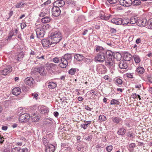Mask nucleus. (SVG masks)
Instances as JSON below:
<instances>
[{
	"instance_id": "aec40b11",
	"label": "nucleus",
	"mask_w": 152,
	"mask_h": 152,
	"mask_svg": "<svg viewBox=\"0 0 152 152\" xmlns=\"http://www.w3.org/2000/svg\"><path fill=\"white\" fill-rule=\"evenodd\" d=\"M13 94L15 95H18L20 94L21 92L20 88L17 87L14 88L12 91Z\"/></svg>"
},
{
	"instance_id": "c03bdc74",
	"label": "nucleus",
	"mask_w": 152,
	"mask_h": 152,
	"mask_svg": "<svg viewBox=\"0 0 152 152\" xmlns=\"http://www.w3.org/2000/svg\"><path fill=\"white\" fill-rule=\"evenodd\" d=\"M84 61L87 64H89L92 62L93 60L91 58H84Z\"/></svg>"
},
{
	"instance_id": "69168bd1",
	"label": "nucleus",
	"mask_w": 152,
	"mask_h": 152,
	"mask_svg": "<svg viewBox=\"0 0 152 152\" xmlns=\"http://www.w3.org/2000/svg\"><path fill=\"white\" fill-rule=\"evenodd\" d=\"M32 97L34 98H35L36 99H37V97L38 96V94L37 93H32Z\"/></svg>"
},
{
	"instance_id": "5701e85b",
	"label": "nucleus",
	"mask_w": 152,
	"mask_h": 152,
	"mask_svg": "<svg viewBox=\"0 0 152 152\" xmlns=\"http://www.w3.org/2000/svg\"><path fill=\"white\" fill-rule=\"evenodd\" d=\"M110 17V16H106L104 14V13L102 11H101L100 13L99 18L102 20H108Z\"/></svg>"
},
{
	"instance_id": "4d7b16f0",
	"label": "nucleus",
	"mask_w": 152,
	"mask_h": 152,
	"mask_svg": "<svg viewBox=\"0 0 152 152\" xmlns=\"http://www.w3.org/2000/svg\"><path fill=\"white\" fill-rule=\"evenodd\" d=\"M19 152H28V150L26 148H20L19 149Z\"/></svg>"
},
{
	"instance_id": "0eeeda50",
	"label": "nucleus",
	"mask_w": 152,
	"mask_h": 152,
	"mask_svg": "<svg viewBox=\"0 0 152 152\" xmlns=\"http://www.w3.org/2000/svg\"><path fill=\"white\" fill-rule=\"evenodd\" d=\"M37 37L41 39V38L44 37L45 34L44 30L42 28H37L36 30Z\"/></svg>"
},
{
	"instance_id": "cd10ccee",
	"label": "nucleus",
	"mask_w": 152,
	"mask_h": 152,
	"mask_svg": "<svg viewBox=\"0 0 152 152\" xmlns=\"http://www.w3.org/2000/svg\"><path fill=\"white\" fill-rule=\"evenodd\" d=\"M95 50L96 52H107V51L104 48L100 46H96L95 48Z\"/></svg>"
},
{
	"instance_id": "3c124183",
	"label": "nucleus",
	"mask_w": 152,
	"mask_h": 152,
	"mask_svg": "<svg viewBox=\"0 0 152 152\" xmlns=\"http://www.w3.org/2000/svg\"><path fill=\"white\" fill-rule=\"evenodd\" d=\"M42 27V29H43L45 32V31L48 29L50 27V26L48 24H47L45 26L43 25V26Z\"/></svg>"
},
{
	"instance_id": "f257e3e1",
	"label": "nucleus",
	"mask_w": 152,
	"mask_h": 152,
	"mask_svg": "<svg viewBox=\"0 0 152 152\" xmlns=\"http://www.w3.org/2000/svg\"><path fill=\"white\" fill-rule=\"evenodd\" d=\"M117 56L121 57V55L119 53H115L110 50L106 52H99L95 56L94 61L95 62L103 63L105 61V65L107 66L111 70L114 69L115 66L114 58H117Z\"/></svg>"
},
{
	"instance_id": "39448f33",
	"label": "nucleus",
	"mask_w": 152,
	"mask_h": 152,
	"mask_svg": "<svg viewBox=\"0 0 152 152\" xmlns=\"http://www.w3.org/2000/svg\"><path fill=\"white\" fill-rule=\"evenodd\" d=\"M52 15L55 17L58 16L60 14L61 11L59 7L53 6L51 9Z\"/></svg>"
},
{
	"instance_id": "473e14b6",
	"label": "nucleus",
	"mask_w": 152,
	"mask_h": 152,
	"mask_svg": "<svg viewBox=\"0 0 152 152\" xmlns=\"http://www.w3.org/2000/svg\"><path fill=\"white\" fill-rule=\"evenodd\" d=\"M122 22L121 24H123L124 26H125L127 25L129 26L130 25L129 22V20L128 18H125L124 19H122Z\"/></svg>"
},
{
	"instance_id": "a18cd8bd",
	"label": "nucleus",
	"mask_w": 152,
	"mask_h": 152,
	"mask_svg": "<svg viewBox=\"0 0 152 152\" xmlns=\"http://www.w3.org/2000/svg\"><path fill=\"white\" fill-rule=\"evenodd\" d=\"M135 146V144L134 143H132L130 144L129 146V150H130V151H132Z\"/></svg>"
},
{
	"instance_id": "a878e982",
	"label": "nucleus",
	"mask_w": 152,
	"mask_h": 152,
	"mask_svg": "<svg viewBox=\"0 0 152 152\" xmlns=\"http://www.w3.org/2000/svg\"><path fill=\"white\" fill-rule=\"evenodd\" d=\"M31 117L32 122H37L39 121V116L35 113L33 114L31 116Z\"/></svg>"
},
{
	"instance_id": "4468645a",
	"label": "nucleus",
	"mask_w": 152,
	"mask_h": 152,
	"mask_svg": "<svg viewBox=\"0 0 152 152\" xmlns=\"http://www.w3.org/2000/svg\"><path fill=\"white\" fill-rule=\"evenodd\" d=\"M42 43L43 47L45 48H47L50 46L51 45L53 44L50 43L48 39H45L42 40Z\"/></svg>"
},
{
	"instance_id": "ea45409f",
	"label": "nucleus",
	"mask_w": 152,
	"mask_h": 152,
	"mask_svg": "<svg viewBox=\"0 0 152 152\" xmlns=\"http://www.w3.org/2000/svg\"><path fill=\"white\" fill-rule=\"evenodd\" d=\"M78 69H77L72 68L69 70L68 73L69 74L73 75L75 74V73L76 72L77 70L78 71Z\"/></svg>"
},
{
	"instance_id": "bb28decb",
	"label": "nucleus",
	"mask_w": 152,
	"mask_h": 152,
	"mask_svg": "<svg viewBox=\"0 0 152 152\" xmlns=\"http://www.w3.org/2000/svg\"><path fill=\"white\" fill-rule=\"evenodd\" d=\"M48 12L49 11L48 9H43L42 10L41 12L40 13L39 16L41 17H44L48 13Z\"/></svg>"
},
{
	"instance_id": "58836bf2",
	"label": "nucleus",
	"mask_w": 152,
	"mask_h": 152,
	"mask_svg": "<svg viewBox=\"0 0 152 152\" xmlns=\"http://www.w3.org/2000/svg\"><path fill=\"white\" fill-rule=\"evenodd\" d=\"M133 58L136 63H138L140 61V58L139 56L135 55L133 56Z\"/></svg>"
},
{
	"instance_id": "6ab92c4d",
	"label": "nucleus",
	"mask_w": 152,
	"mask_h": 152,
	"mask_svg": "<svg viewBox=\"0 0 152 152\" xmlns=\"http://www.w3.org/2000/svg\"><path fill=\"white\" fill-rule=\"evenodd\" d=\"M122 20L121 18H113L111 20V22L115 24L120 25L121 24Z\"/></svg>"
},
{
	"instance_id": "603ef678",
	"label": "nucleus",
	"mask_w": 152,
	"mask_h": 152,
	"mask_svg": "<svg viewBox=\"0 0 152 152\" xmlns=\"http://www.w3.org/2000/svg\"><path fill=\"white\" fill-rule=\"evenodd\" d=\"M45 56L42 55L41 57H39L38 56H37V59H39L41 61H45V58H44Z\"/></svg>"
},
{
	"instance_id": "de8ad7c7",
	"label": "nucleus",
	"mask_w": 152,
	"mask_h": 152,
	"mask_svg": "<svg viewBox=\"0 0 152 152\" xmlns=\"http://www.w3.org/2000/svg\"><path fill=\"white\" fill-rule=\"evenodd\" d=\"M42 141L43 144L44 145L45 147L46 146V145L49 144H48V140L45 138L44 137H43L42 138Z\"/></svg>"
},
{
	"instance_id": "1a4fd4ad",
	"label": "nucleus",
	"mask_w": 152,
	"mask_h": 152,
	"mask_svg": "<svg viewBox=\"0 0 152 152\" xmlns=\"http://www.w3.org/2000/svg\"><path fill=\"white\" fill-rule=\"evenodd\" d=\"M119 2L121 5L127 7L130 6L132 3L131 0H119Z\"/></svg>"
},
{
	"instance_id": "e433bc0d",
	"label": "nucleus",
	"mask_w": 152,
	"mask_h": 152,
	"mask_svg": "<svg viewBox=\"0 0 152 152\" xmlns=\"http://www.w3.org/2000/svg\"><path fill=\"white\" fill-rule=\"evenodd\" d=\"M62 57L64 58H65V59L68 61V60L72 59V55L70 54H66Z\"/></svg>"
},
{
	"instance_id": "412c9836",
	"label": "nucleus",
	"mask_w": 152,
	"mask_h": 152,
	"mask_svg": "<svg viewBox=\"0 0 152 152\" xmlns=\"http://www.w3.org/2000/svg\"><path fill=\"white\" fill-rule=\"evenodd\" d=\"M86 145V143L84 142H82L78 144L77 147V149L78 151H83L84 148Z\"/></svg>"
},
{
	"instance_id": "f03ea898",
	"label": "nucleus",
	"mask_w": 152,
	"mask_h": 152,
	"mask_svg": "<svg viewBox=\"0 0 152 152\" xmlns=\"http://www.w3.org/2000/svg\"><path fill=\"white\" fill-rule=\"evenodd\" d=\"M50 38L51 40L52 43L56 44L62 39V35L59 31L57 30L52 32Z\"/></svg>"
},
{
	"instance_id": "8fccbe9b",
	"label": "nucleus",
	"mask_w": 152,
	"mask_h": 152,
	"mask_svg": "<svg viewBox=\"0 0 152 152\" xmlns=\"http://www.w3.org/2000/svg\"><path fill=\"white\" fill-rule=\"evenodd\" d=\"M20 148L15 147L14 148H12L11 152H19Z\"/></svg>"
},
{
	"instance_id": "2eb2a0df",
	"label": "nucleus",
	"mask_w": 152,
	"mask_h": 152,
	"mask_svg": "<svg viewBox=\"0 0 152 152\" xmlns=\"http://www.w3.org/2000/svg\"><path fill=\"white\" fill-rule=\"evenodd\" d=\"M61 63L59 64V66L62 68H65L68 64V62L64 58L62 57L61 59Z\"/></svg>"
},
{
	"instance_id": "7c9ffc66",
	"label": "nucleus",
	"mask_w": 152,
	"mask_h": 152,
	"mask_svg": "<svg viewBox=\"0 0 152 152\" xmlns=\"http://www.w3.org/2000/svg\"><path fill=\"white\" fill-rule=\"evenodd\" d=\"M50 20L51 18L49 16L45 17L41 19V21L42 23H48Z\"/></svg>"
},
{
	"instance_id": "680f3d73",
	"label": "nucleus",
	"mask_w": 152,
	"mask_h": 152,
	"mask_svg": "<svg viewBox=\"0 0 152 152\" xmlns=\"http://www.w3.org/2000/svg\"><path fill=\"white\" fill-rule=\"evenodd\" d=\"M107 1L110 4H115L117 1V0H107Z\"/></svg>"
},
{
	"instance_id": "13d9d810",
	"label": "nucleus",
	"mask_w": 152,
	"mask_h": 152,
	"mask_svg": "<svg viewBox=\"0 0 152 152\" xmlns=\"http://www.w3.org/2000/svg\"><path fill=\"white\" fill-rule=\"evenodd\" d=\"M106 149L108 152H110L113 149V147L112 145H109L107 146Z\"/></svg>"
},
{
	"instance_id": "864d4df0",
	"label": "nucleus",
	"mask_w": 152,
	"mask_h": 152,
	"mask_svg": "<svg viewBox=\"0 0 152 152\" xmlns=\"http://www.w3.org/2000/svg\"><path fill=\"white\" fill-rule=\"evenodd\" d=\"M81 128H83L84 129H86L88 127V126L86 123H85L84 124H81L80 125Z\"/></svg>"
},
{
	"instance_id": "b1692460",
	"label": "nucleus",
	"mask_w": 152,
	"mask_h": 152,
	"mask_svg": "<svg viewBox=\"0 0 152 152\" xmlns=\"http://www.w3.org/2000/svg\"><path fill=\"white\" fill-rule=\"evenodd\" d=\"M74 58L77 61H80L83 60L85 58V57L82 54H76L75 55Z\"/></svg>"
},
{
	"instance_id": "bf43d9fd",
	"label": "nucleus",
	"mask_w": 152,
	"mask_h": 152,
	"mask_svg": "<svg viewBox=\"0 0 152 152\" xmlns=\"http://www.w3.org/2000/svg\"><path fill=\"white\" fill-rule=\"evenodd\" d=\"M50 2V0H48L47 1H46L43 4L41 5V6L42 7H44L49 4Z\"/></svg>"
},
{
	"instance_id": "20e7f679",
	"label": "nucleus",
	"mask_w": 152,
	"mask_h": 152,
	"mask_svg": "<svg viewBox=\"0 0 152 152\" xmlns=\"http://www.w3.org/2000/svg\"><path fill=\"white\" fill-rule=\"evenodd\" d=\"M96 71L97 72L100 74H104L107 72V70L105 66L102 64H99L96 66Z\"/></svg>"
},
{
	"instance_id": "c9c22d12",
	"label": "nucleus",
	"mask_w": 152,
	"mask_h": 152,
	"mask_svg": "<svg viewBox=\"0 0 152 152\" xmlns=\"http://www.w3.org/2000/svg\"><path fill=\"white\" fill-rule=\"evenodd\" d=\"M141 3L140 0H134L132 2V4L134 6H137L140 5Z\"/></svg>"
},
{
	"instance_id": "72a5a7b5",
	"label": "nucleus",
	"mask_w": 152,
	"mask_h": 152,
	"mask_svg": "<svg viewBox=\"0 0 152 152\" xmlns=\"http://www.w3.org/2000/svg\"><path fill=\"white\" fill-rule=\"evenodd\" d=\"M136 71L138 74H142L144 72L145 70L143 67L139 66L137 69Z\"/></svg>"
},
{
	"instance_id": "09e8293b",
	"label": "nucleus",
	"mask_w": 152,
	"mask_h": 152,
	"mask_svg": "<svg viewBox=\"0 0 152 152\" xmlns=\"http://www.w3.org/2000/svg\"><path fill=\"white\" fill-rule=\"evenodd\" d=\"M116 84L118 85H121L122 83V81L121 79L120 78H117L115 80Z\"/></svg>"
},
{
	"instance_id": "9d476101",
	"label": "nucleus",
	"mask_w": 152,
	"mask_h": 152,
	"mask_svg": "<svg viewBox=\"0 0 152 152\" xmlns=\"http://www.w3.org/2000/svg\"><path fill=\"white\" fill-rule=\"evenodd\" d=\"M25 84L29 86H33L35 83L34 79L31 77H28L25 80Z\"/></svg>"
},
{
	"instance_id": "6e6d98bb",
	"label": "nucleus",
	"mask_w": 152,
	"mask_h": 152,
	"mask_svg": "<svg viewBox=\"0 0 152 152\" xmlns=\"http://www.w3.org/2000/svg\"><path fill=\"white\" fill-rule=\"evenodd\" d=\"M126 76L127 77L133 78V73H127L126 74Z\"/></svg>"
},
{
	"instance_id": "79ce46f5",
	"label": "nucleus",
	"mask_w": 152,
	"mask_h": 152,
	"mask_svg": "<svg viewBox=\"0 0 152 152\" xmlns=\"http://www.w3.org/2000/svg\"><path fill=\"white\" fill-rule=\"evenodd\" d=\"M99 120L100 121H103L106 120V117L104 115H102L99 116Z\"/></svg>"
},
{
	"instance_id": "7ed1b4c3",
	"label": "nucleus",
	"mask_w": 152,
	"mask_h": 152,
	"mask_svg": "<svg viewBox=\"0 0 152 152\" xmlns=\"http://www.w3.org/2000/svg\"><path fill=\"white\" fill-rule=\"evenodd\" d=\"M12 71V67L10 65H4L0 70V73L3 75L9 74Z\"/></svg>"
},
{
	"instance_id": "338daca9",
	"label": "nucleus",
	"mask_w": 152,
	"mask_h": 152,
	"mask_svg": "<svg viewBox=\"0 0 152 152\" xmlns=\"http://www.w3.org/2000/svg\"><path fill=\"white\" fill-rule=\"evenodd\" d=\"M147 78L150 82L152 83V75L148 76Z\"/></svg>"
},
{
	"instance_id": "2f4dec72",
	"label": "nucleus",
	"mask_w": 152,
	"mask_h": 152,
	"mask_svg": "<svg viewBox=\"0 0 152 152\" xmlns=\"http://www.w3.org/2000/svg\"><path fill=\"white\" fill-rule=\"evenodd\" d=\"M138 20L137 17L135 16L132 17L129 20L130 24H134L136 23H137Z\"/></svg>"
},
{
	"instance_id": "052dcab7",
	"label": "nucleus",
	"mask_w": 152,
	"mask_h": 152,
	"mask_svg": "<svg viewBox=\"0 0 152 152\" xmlns=\"http://www.w3.org/2000/svg\"><path fill=\"white\" fill-rule=\"evenodd\" d=\"M110 31L112 34H115L116 32V30L115 29L112 28H110Z\"/></svg>"
},
{
	"instance_id": "9b49d317",
	"label": "nucleus",
	"mask_w": 152,
	"mask_h": 152,
	"mask_svg": "<svg viewBox=\"0 0 152 152\" xmlns=\"http://www.w3.org/2000/svg\"><path fill=\"white\" fill-rule=\"evenodd\" d=\"M147 20L146 19H139L137 22V25L140 27L146 26Z\"/></svg>"
},
{
	"instance_id": "ddd939ff",
	"label": "nucleus",
	"mask_w": 152,
	"mask_h": 152,
	"mask_svg": "<svg viewBox=\"0 0 152 152\" xmlns=\"http://www.w3.org/2000/svg\"><path fill=\"white\" fill-rule=\"evenodd\" d=\"M128 62L124 60H121L118 62V66L121 69H127L128 67Z\"/></svg>"
},
{
	"instance_id": "49530a36",
	"label": "nucleus",
	"mask_w": 152,
	"mask_h": 152,
	"mask_svg": "<svg viewBox=\"0 0 152 152\" xmlns=\"http://www.w3.org/2000/svg\"><path fill=\"white\" fill-rule=\"evenodd\" d=\"M121 4H117L115 5L114 9L116 10H121L122 9V7L121 6Z\"/></svg>"
},
{
	"instance_id": "c756f323",
	"label": "nucleus",
	"mask_w": 152,
	"mask_h": 152,
	"mask_svg": "<svg viewBox=\"0 0 152 152\" xmlns=\"http://www.w3.org/2000/svg\"><path fill=\"white\" fill-rule=\"evenodd\" d=\"M126 130L124 128H119L117 132V133L119 135H123L126 132Z\"/></svg>"
},
{
	"instance_id": "6e6552de",
	"label": "nucleus",
	"mask_w": 152,
	"mask_h": 152,
	"mask_svg": "<svg viewBox=\"0 0 152 152\" xmlns=\"http://www.w3.org/2000/svg\"><path fill=\"white\" fill-rule=\"evenodd\" d=\"M38 109L40 113L41 114H47L49 111V109L46 107L43 106H39Z\"/></svg>"
},
{
	"instance_id": "774afa93",
	"label": "nucleus",
	"mask_w": 152,
	"mask_h": 152,
	"mask_svg": "<svg viewBox=\"0 0 152 152\" xmlns=\"http://www.w3.org/2000/svg\"><path fill=\"white\" fill-rule=\"evenodd\" d=\"M141 87V85L140 83H137L135 85V88H136L140 89Z\"/></svg>"
},
{
	"instance_id": "4c0bfd02",
	"label": "nucleus",
	"mask_w": 152,
	"mask_h": 152,
	"mask_svg": "<svg viewBox=\"0 0 152 152\" xmlns=\"http://www.w3.org/2000/svg\"><path fill=\"white\" fill-rule=\"evenodd\" d=\"M146 28L152 29V18L150 19L147 22Z\"/></svg>"
},
{
	"instance_id": "0e129e2a",
	"label": "nucleus",
	"mask_w": 152,
	"mask_h": 152,
	"mask_svg": "<svg viewBox=\"0 0 152 152\" xmlns=\"http://www.w3.org/2000/svg\"><path fill=\"white\" fill-rule=\"evenodd\" d=\"M21 28L22 29H24L26 27L28 26L25 23H23L21 24Z\"/></svg>"
},
{
	"instance_id": "4be33fe9",
	"label": "nucleus",
	"mask_w": 152,
	"mask_h": 152,
	"mask_svg": "<svg viewBox=\"0 0 152 152\" xmlns=\"http://www.w3.org/2000/svg\"><path fill=\"white\" fill-rule=\"evenodd\" d=\"M37 71L41 75L43 76L46 74V70L43 67H39L37 69Z\"/></svg>"
},
{
	"instance_id": "e2e57ef3",
	"label": "nucleus",
	"mask_w": 152,
	"mask_h": 152,
	"mask_svg": "<svg viewBox=\"0 0 152 152\" xmlns=\"http://www.w3.org/2000/svg\"><path fill=\"white\" fill-rule=\"evenodd\" d=\"M24 57V55L22 53H20L18 55V59L19 60L20 58Z\"/></svg>"
},
{
	"instance_id": "a211bd4d",
	"label": "nucleus",
	"mask_w": 152,
	"mask_h": 152,
	"mask_svg": "<svg viewBox=\"0 0 152 152\" xmlns=\"http://www.w3.org/2000/svg\"><path fill=\"white\" fill-rule=\"evenodd\" d=\"M64 4L65 2L62 0L56 1L53 3V5L57 6L58 7H62Z\"/></svg>"
},
{
	"instance_id": "5fc2aeb1",
	"label": "nucleus",
	"mask_w": 152,
	"mask_h": 152,
	"mask_svg": "<svg viewBox=\"0 0 152 152\" xmlns=\"http://www.w3.org/2000/svg\"><path fill=\"white\" fill-rule=\"evenodd\" d=\"M53 61L55 63H58L60 61V60L58 57H55L53 58Z\"/></svg>"
},
{
	"instance_id": "f8f14e48",
	"label": "nucleus",
	"mask_w": 152,
	"mask_h": 152,
	"mask_svg": "<svg viewBox=\"0 0 152 152\" xmlns=\"http://www.w3.org/2000/svg\"><path fill=\"white\" fill-rule=\"evenodd\" d=\"M55 150V146L51 144H49L45 147V152H54Z\"/></svg>"
},
{
	"instance_id": "393cba45",
	"label": "nucleus",
	"mask_w": 152,
	"mask_h": 152,
	"mask_svg": "<svg viewBox=\"0 0 152 152\" xmlns=\"http://www.w3.org/2000/svg\"><path fill=\"white\" fill-rule=\"evenodd\" d=\"M48 87L50 89L54 88L57 86V84L56 82H50L48 83Z\"/></svg>"
},
{
	"instance_id": "c85d7f7f",
	"label": "nucleus",
	"mask_w": 152,
	"mask_h": 152,
	"mask_svg": "<svg viewBox=\"0 0 152 152\" xmlns=\"http://www.w3.org/2000/svg\"><path fill=\"white\" fill-rule=\"evenodd\" d=\"M85 17L84 16L81 15L79 16L77 19L75 20L76 23H81V22L85 20Z\"/></svg>"
},
{
	"instance_id": "a19ab883",
	"label": "nucleus",
	"mask_w": 152,
	"mask_h": 152,
	"mask_svg": "<svg viewBox=\"0 0 152 152\" xmlns=\"http://www.w3.org/2000/svg\"><path fill=\"white\" fill-rule=\"evenodd\" d=\"M120 102L118 101L115 99H113L111 101L110 104L111 105L117 104H119Z\"/></svg>"
},
{
	"instance_id": "dca6fc26",
	"label": "nucleus",
	"mask_w": 152,
	"mask_h": 152,
	"mask_svg": "<svg viewBox=\"0 0 152 152\" xmlns=\"http://www.w3.org/2000/svg\"><path fill=\"white\" fill-rule=\"evenodd\" d=\"M111 119L113 122L116 124H119L123 121V120L121 118L118 116L112 117Z\"/></svg>"
},
{
	"instance_id": "423d86ee",
	"label": "nucleus",
	"mask_w": 152,
	"mask_h": 152,
	"mask_svg": "<svg viewBox=\"0 0 152 152\" xmlns=\"http://www.w3.org/2000/svg\"><path fill=\"white\" fill-rule=\"evenodd\" d=\"M30 118V116L27 113L21 114L19 117V120L20 122H25L28 121Z\"/></svg>"
},
{
	"instance_id": "f704fd0d",
	"label": "nucleus",
	"mask_w": 152,
	"mask_h": 152,
	"mask_svg": "<svg viewBox=\"0 0 152 152\" xmlns=\"http://www.w3.org/2000/svg\"><path fill=\"white\" fill-rule=\"evenodd\" d=\"M46 66L48 67V69H55L56 68L57 66L56 65L53 63H50L46 65Z\"/></svg>"
},
{
	"instance_id": "f3484780",
	"label": "nucleus",
	"mask_w": 152,
	"mask_h": 152,
	"mask_svg": "<svg viewBox=\"0 0 152 152\" xmlns=\"http://www.w3.org/2000/svg\"><path fill=\"white\" fill-rule=\"evenodd\" d=\"M132 58V56L130 53L128 52H126L124 53V61L127 62L131 60Z\"/></svg>"
},
{
	"instance_id": "37998d69",
	"label": "nucleus",
	"mask_w": 152,
	"mask_h": 152,
	"mask_svg": "<svg viewBox=\"0 0 152 152\" xmlns=\"http://www.w3.org/2000/svg\"><path fill=\"white\" fill-rule=\"evenodd\" d=\"M25 3L23 2H18L15 5V6L16 8H19L21 7Z\"/></svg>"
}]
</instances>
